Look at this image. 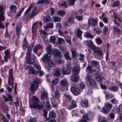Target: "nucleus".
Segmentation results:
<instances>
[{
	"label": "nucleus",
	"mask_w": 122,
	"mask_h": 122,
	"mask_svg": "<svg viewBox=\"0 0 122 122\" xmlns=\"http://www.w3.org/2000/svg\"><path fill=\"white\" fill-rule=\"evenodd\" d=\"M61 70L59 68L56 69L54 73V75L57 77H59L61 75Z\"/></svg>",
	"instance_id": "f3484780"
},
{
	"label": "nucleus",
	"mask_w": 122,
	"mask_h": 122,
	"mask_svg": "<svg viewBox=\"0 0 122 122\" xmlns=\"http://www.w3.org/2000/svg\"><path fill=\"white\" fill-rule=\"evenodd\" d=\"M54 61L52 60H49L48 63L49 66L52 67H54L55 65Z\"/></svg>",
	"instance_id": "c756f323"
},
{
	"label": "nucleus",
	"mask_w": 122,
	"mask_h": 122,
	"mask_svg": "<svg viewBox=\"0 0 122 122\" xmlns=\"http://www.w3.org/2000/svg\"><path fill=\"white\" fill-rule=\"evenodd\" d=\"M4 14L0 15V22L4 21L5 20V17L4 16Z\"/></svg>",
	"instance_id": "e2e57ef3"
},
{
	"label": "nucleus",
	"mask_w": 122,
	"mask_h": 122,
	"mask_svg": "<svg viewBox=\"0 0 122 122\" xmlns=\"http://www.w3.org/2000/svg\"><path fill=\"white\" fill-rule=\"evenodd\" d=\"M112 105L111 104L107 103L105 105V107L108 110H110L111 109L112 107Z\"/></svg>",
	"instance_id": "3c124183"
},
{
	"label": "nucleus",
	"mask_w": 122,
	"mask_h": 122,
	"mask_svg": "<svg viewBox=\"0 0 122 122\" xmlns=\"http://www.w3.org/2000/svg\"><path fill=\"white\" fill-rule=\"evenodd\" d=\"M109 89L111 91L114 92H116L118 90V88L116 86H112L109 88Z\"/></svg>",
	"instance_id": "58836bf2"
},
{
	"label": "nucleus",
	"mask_w": 122,
	"mask_h": 122,
	"mask_svg": "<svg viewBox=\"0 0 122 122\" xmlns=\"http://www.w3.org/2000/svg\"><path fill=\"white\" fill-rule=\"evenodd\" d=\"M38 1L36 3L37 4L40 3H48L50 2V0H38Z\"/></svg>",
	"instance_id": "2f4dec72"
},
{
	"label": "nucleus",
	"mask_w": 122,
	"mask_h": 122,
	"mask_svg": "<svg viewBox=\"0 0 122 122\" xmlns=\"http://www.w3.org/2000/svg\"><path fill=\"white\" fill-rule=\"evenodd\" d=\"M33 8V5H31L26 10L25 12V14H27L30 11V10Z\"/></svg>",
	"instance_id": "6e6d98bb"
},
{
	"label": "nucleus",
	"mask_w": 122,
	"mask_h": 122,
	"mask_svg": "<svg viewBox=\"0 0 122 122\" xmlns=\"http://www.w3.org/2000/svg\"><path fill=\"white\" fill-rule=\"evenodd\" d=\"M96 78L97 81L101 83L104 77L102 76L98 75L96 76Z\"/></svg>",
	"instance_id": "5701e85b"
},
{
	"label": "nucleus",
	"mask_w": 122,
	"mask_h": 122,
	"mask_svg": "<svg viewBox=\"0 0 122 122\" xmlns=\"http://www.w3.org/2000/svg\"><path fill=\"white\" fill-rule=\"evenodd\" d=\"M0 118L3 121H5L6 120L5 117L2 114H0Z\"/></svg>",
	"instance_id": "774afa93"
},
{
	"label": "nucleus",
	"mask_w": 122,
	"mask_h": 122,
	"mask_svg": "<svg viewBox=\"0 0 122 122\" xmlns=\"http://www.w3.org/2000/svg\"><path fill=\"white\" fill-rule=\"evenodd\" d=\"M42 46L39 44H37L34 46L33 47V52L35 53H37V50L42 48Z\"/></svg>",
	"instance_id": "aec40b11"
},
{
	"label": "nucleus",
	"mask_w": 122,
	"mask_h": 122,
	"mask_svg": "<svg viewBox=\"0 0 122 122\" xmlns=\"http://www.w3.org/2000/svg\"><path fill=\"white\" fill-rule=\"evenodd\" d=\"M89 83L90 85H96L95 81L93 79H91V80L89 82Z\"/></svg>",
	"instance_id": "338daca9"
},
{
	"label": "nucleus",
	"mask_w": 122,
	"mask_h": 122,
	"mask_svg": "<svg viewBox=\"0 0 122 122\" xmlns=\"http://www.w3.org/2000/svg\"><path fill=\"white\" fill-rule=\"evenodd\" d=\"M62 71L63 75H68L71 73V71L68 68H64L62 69Z\"/></svg>",
	"instance_id": "ddd939ff"
},
{
	"label": "nucleus",
	"mask_w": 122,
	"mask_h": 122,
	"mask_svg": "<svg viewBox=\"0 0 122 122\" xmlns=\"http://www.w3.org/2000/svg\"><path fill=\"white\" fill-rule=\"evenodd\" d=\"M92 75H86V79L89 82L91 79H92Z\"/></svg>",
	"instance_id": "0e129e2a"
},
{
	"label": "nucleus",
	"mask_w": 122,
	"mask_h": 122,
	"mask_svg": "<svg viewBox=\"0 0 122 122\" xmlns=\"http://www.w3.org/2000/svg\"><path fill=\"white\" fill-rule=\"evenodd\" d=\"M57 14L60 16H63L65 15L66 13L64 11L61 10L58 11Z\"/></svg>",
	"instance_id": "a19ab883"
},
{
	"label": "nucleus",
	"mask_w": 122,
	"mask_h": 122,
	"mask_svg": "<svg viewBox=\"0 0 122 122\" xmlns=\"http://www.w3.org/2000/svg\"><path fill=\"white\" fill-rule=\"evenodd\" d=\"M27 46V42L25 40L24 41L22 45V48L23 50H25Z\"/></svg>",
	"instance_id": "5fc2aeb1"
},
{
	"label": "nucleus",
	"mask_w": 122,
	"mask_h": 122,
	"mask_svg": "<svg viewBox=\"0 0 122 122\" xmlns=\"http://www.w3.org/2000/svg\"><path fill=\"white\" fill-rule=\"evenodd\" d=\"M30 56L25 57L26 61L27 63L29 64L32 65L34 64L35 62V60L32 59L30 58Z\"/></svg>",
	"instance_id": "f8f14e48"
},
{
	"label": "nucleus",
	"mask_w": 122,
	"mask_h": 122,
	"mask_svg": "<svg viewBox=\"0 0 122 122\" xmlns=\"http://www.w3.org/2000/svg\"><path fill=\"white\" fill-rule=\"evenodd\" d=\"M60 94L59 91L57 90H56L54 93V97L56 98H58L60 97Z\"/></svg>",
	"instance_id": "49530a36"
},
{
	"label": "nucleus",
	"mask_w": 122,
	"mask_h": 122,
	"mask_svg": "<svg viewBox=\"0 0 122 122\" xmlns=\"http://www.w3.org/2000/svg\"><path fill=\"white\" fill-rule=\"evenodd\" d=\"M99 121L101 122H107V121L105 117H101L99 119Z\"/></svg>",
	"instance_id": "052dcab7"
},
{
	"label": "nucleus",
	"mask_w": 122,
	"mask_h": 122,
	"mask_svg": "<svg viewBox=\"0 0 122 122\" xmlns=\"http://www.w3.org/2000/svg\"><path fill=\"white\" fill-rule=\"evenodd\" d=\"M68 21L70 23H73L74 21V19L73 17H71H71L68 19Z\"/></svg>",
	"instance_id": "69168bd1"
},
{
	"label": "nucleus",
	"mask_w": 122,
	"mask_h": 122,
	"mask_svg": "<svg viewBox=\"0 0 122 122\" xmlns=\"http://www.w3.org/2000/svg\"><path fill=\"white\" fill-rule=\"evenodd\" d=\"M61 20L60 18L58 16H52L51 21L52 22H59Z\"/></svg>",
	"instance_id": "393cba45"
},
{
	"label": "nucleus",
	"mask_w": 122,
	"mask_h": 122,
	"mask_svg": "<svg viewBox=\"0 0 122 122\" xmlns=\"http://www.w3.org/2000/svg\"><path fill=\"white\" fill-rule=\"evenodd\" d=\"M51 19V17L49 16H47L45 17L43 19L44 22H47L50 21Z\"/></svg>",
	"instance_id": "79ce46f5"
},
{
	"label": "nucleus",
	"mask_w": 122,
	"mask_h": 122,
	"mask_svg": "<svg viewBox=\"0 0 122 122\" xmlns=\"http://www.w3.org/2000/svg\"><path fill=\"white\" fill-rule=\"evenodd\" d=\"M64 56L67 60H71V58L69 56V54L68 52L67 51L64 54Z\"/></svg>",
	"instance_id": "37998d69"
},
{
	"label": "nucleus",
	"mask_w": 122,
	"mask_h": 122,
	"mask_svg": "<svg viewBox=\"0 0 122 122\" xmlns=\"http://www.w3.org/2000/svg\"><path fill=\"white\" fill-rule=\"evenodd\" d=\"M31 99L33 103H35V104H37L40 102L39 99L34 96Z\"/></svg>",
	"instance_id": "a878e982"
},
{
	"label": "nucleus",
	"mask_w": 122,
	"mask_h": 122,
	"mask_svg": "<svg viewBox=\"0 0 122 122\" xmlns=\"http://www.w3.org/2000/svg\"><path fill=\"white\" fill-rule=\"evenodd\" d=\"M46 26L48 28H52L53 26V23L51 22H49L47 24Z\"/></svg>",
	"instance_id": "a18cd8bd"
},
{
	"label": "nucleus",
	"mask_w": 122,
	"mask_h": 122,
	"mask_svg": "<svg viewBox=\"0 0 122 122\" xmlns=\"http://www.w3.org/2000/svg\"><path fill=\"white\" fill-rule=\"evenodd\" d=\"M65 41V40L62 38H58L57 41V43L58 44H63Z\"/></svg>",
	"instance_id": "4c0bfd02"
},
{
	"label": "nucleus",
	"mask_w": 122,
	"mask_h": 122,
	"mask_svg": "<svg viewBox=\"0 0 122 122\" xmlns=\"http://www.w3.org/2000/svg\"><path fill=\"white\" fill-rule=\"evenodd\" d=\"M71 92L75 95H78L80 94L79 88L76 86H73L71 89Z\"/></svg>",
	"instance_id": "423d86ee"
},
{
	"label": "nucleus",
	"mask_w": 122,
	"mask_h": 122,
	"mask_svg": "<svg viewBox=\"0 0 122 122\" xmlns=\"http://www.w3.org/2000/svg\"><path fill=\"white\" fill-rule=\"evenodd\" d=\"M86 71L88 73H92V67L88 66L86 67Z\"/></svg>",
	"instance_id": "603ef678"
},
{
	"label": "nucleus",
	"mask_w": 122,
	"mask_h": 122,
	"mask_svg": "<svg viewBox=\"0 0 122 122\" xmlns=\"http://www.w3.org/2000/svg\"><path fill=\"white\" fill-rule=\"evenodd\" d=\"M113 29L114 32L117 33L118 34H119L121 32V30L118 28L114 26H113Z\"/></svg>",
	"instance_id": "c9c22d12"
},
{
	"label": "nucleus",
	"mask_w": 122,
	"mask_h": 122,
	"mask_svg": "<svg viewBox=\"0 0 122 122\" xmlns=\"http://www.w3.org/2000/svg\"><path fill=\"white\" fill-rule=\"evenodd\" d=\"M83 32L79 28H78L76 31V36L78 38H80V40L82 39L81 35Z\"/></svg>",
	"instance_id": "dca6fc26"
},
{
	"label": "nucleus",
	"mask_w": 122,
	"mask_h": 122,
	"mask_svg": "<svg viewBox=\"0 0 122 122\" xmlns=\"http://www.w3.org/2000/svg\"><path fill=\"white\" fill-rule=\"evenodd\" d=\"M56 38L54 36H52L50 37V41L51 43H55Z\"/></svg>",
	"instance_id": "13d9d810"
},
{
	"label": "nucleus",
	"mask_w": 122,
	"mask_h": 122,
	"mask_svg": "<svg viewBox=\"0 0 122 122\" xmlns=\"http://www.w3.org/2000/svg\"><path fill=\"white\" fill-rule=\"evenodd\" d=\"M33 46H29L27 49V51L26 53V57H28L31 56V52Z\"/></svg>",
	"instance_id": "6ab92c4d"
},
{
	"label": "nucleus",
	"mask_w": 122,
	"mask_h": 122,
	"mask_svg": "<svg viewBox=\"0 0 122 122\" xmlns=\"http://www.w3.org/2000/svg\"><path fill=\"white\" fill-rule=\"evenodd\" d=\"M71 51L73 57V58L77 56V53L73 49L71 50Z\"/></svg>",
	"instance_id": "bf43d9fd"
},
{
	"label": "nucleus",
	"mask_w": 122,
	"mask_h": 122,
	"mask_svg": "<svg viewBox=\"0 0 122 122\" xmlns=\"http://www.w3.org/2000/svg\"><path fill=\"white\" fill-rule=\"evenodd\" d=\"M2 109L5 113H8L9 111V109L8 106L5 105L4 104H2L1 106Z\"/></svg>",
	"instance_id": "4be33fe9"
},
{
	"label": "nucleus",
	"mask_w": 122,
	"mask_h": 122,
	"mask_svg": "<svg viewBox=\"0 0 122 122\" xmlns=\"http://www.w3.org/2000/svg\"><path fill=\"white\" fill-rule=\"evenodd\" d=\"M80 56L79 57V59L80 60L82 61H84V56L83 54H79Z\"/></svg>",
	"instance_id": "680f3d73"
},
{
	"label": "nucleus",
	"mask_w": 122,
	"mask_h": 122,
	"mask_svg": "<svg viewBox=\"0 0 122 122\" xmlns=\"http://www.w3.org/2000/svg\"><path fill=\"white\" fill-rule=\"evenodd\" d=\"M34 66L36 69L38 70L37 71L32 66L30 65L27 66L26 67V69L29 71V74H36L38 72L39 74V76H42L43 75V72L41 70L40 66L37 64H34Z\"/></svg>",
	"instance_id": "f257e3e1"
},
{
	"label": "nucleus",
	"mask_w": 122,
	"mask_h": 122,
	"mask_svg": "<svg viewBox=\"0 0 122 122\" xmlns=\"http://www.w3.org/2000/svg\"><path fill=\"white\" fill-rule=\"evenodd\" d=\"M99 65L98 62L95 60L92 61L91 62V65L92 66H95Z\"/></svg>",
	"instance_id": "f704fd0d"
},
{
	"label": "nucleus",
	"mask_w": 122,
	"mask_h": 122,
	"mask_svg": "<svg viewBox=\"0 0 122 122\" xmlns=\"http://www.w3.org/2000/svg\"><path fill=\"white\" fill-rule=\"evenodd\" d=\"M49 115L48 117L46 118V120L47 121L49 120V119H52L55 118L56 117L55 114L53 112H50Z\"/></svg>",
	"instance_id": "2eb2a0df"
},
{
	"label": "nucleus",
	"mask_w": 122,
	"mask_h": 122,
	"mask_svg": "<svg viewBox=\"0 0 122 122\" xmlns=\"http://www.w3.org/2000/svg\"><path fill=\"white\" fill-rule=\"evenodd\" d=\"M37 25L35 23L32 26V31L33 33H34L36 31L37 29Z\"/></svg>",
	"instance_id": "72a5a7b5"
},
{
	"label": "nucleus",
	"mask_w": 122,
	"mask_h": 122,
	"mask_svg": "<svg viewBox=\"0 0 122 122\" xmlns=\"http://www.w3.org/2000/svg\"><path fill=\"white\" fill-rule=\"evenodd\" d=\"M29 107L31 108H37L38 109L40 110H41L44 108V106L42 104H38V103L35 104L33 103L32 105H29Z\"/></svg>",
	"instance_id": "39448f33"
},
{
	"label": "nucleus",
	"mask_w": 122,
	"mask_h": 122,
	"mask_svg": "<svg viewBox=\"0 0 122 122\" xmlns=\"http://www.w3.org/2000/svg\"><path fill=\"white\" fill-rule=\"evenodd\" d=\"M105 94L106 95V98L107 100L110 99L112 97L113 95L112 93H109L107 94L105 93Z\"/></svg>",
	"instance_id": "7c9ffc66"
},
{
	"label": "nucleus",
	"mask_w": 122,
	"mask_h": 122,
	"mask_svg": "<svg viewBox=\"0 0 122 122\" xmlns=\"http://www.w3.org/2000/svg\"><path fill=\"white\" fill-rule=\"evenodd\" d=\"M5 56L4 57V58L5 62H7L10 56V52L9 50H7L4 51Z\"/></svg>",
	"instance_id": "9b49d317"
},
{
	"label": "nucleus",
	"mask_w": 122,
	"mask_h": 122,
	"mask_svg": "<svg viewBox=\"0 0 122 122\" xmlns=\"http://www.w3.org/2000/svg\"><path fill=\"white\" fill-rule=\"evenodd\" d=\"M87 113L84 114L82 116V117L83 119L86 121H88L89 120V117L88 116Z\"/></svg>",
	"instance_id": "09e8293b"
},
{
	"label": "nucleus",
	"mask_w": 122,
	"mask_h": 122,
	"mask_svg": "<svg viewBox=\"0 0 122 122\" xmlns=\"http://www.w3.org/2000/svg\"><path fill=\"white\" fill-rule=\"evenodd\" d=\"M51 56V54H45L42 57L41 60L43 62L45 63L49 61Z\"/></svg>",
	"instance_id": "1a4fd4ad"
},
{
	"label": "nucleus",
	"mask_w": 122,
	"mask_h": 122,
	"mask_svg": "<svg viewBox=\"0 0 122 122\" xmlns=\"http://www.w3.org/2000/svg\"><path fill=\"white\" fill-rule=\"evenodd\" d=\"M46 107L47 111H49L51 108V106L49 101H47L46 104Z\"/></svg>",
	"instance_id": "de8ad7c7"
},
{
	"label": "nucleus",
	"mask_w": 122,
	"mask_h": 122,
	"mask_svg": "<svg viewBox=\"0 0 122 122\" xmlns=\"http://www.w3.org/2000/svg\"><path fill=\"white\" fill-rule=\"evenodd\" d=\"M41 81L39 79L37 78L35 79L32 83H31L30 88L31 91L33 92L36 90L39 85Z\"/></svg>",
	"instance_id": "f03ea898"
},
{
	"label": "nucleus",
	"mask_w": 122,
	"mask_h": 122,
	"mask_svg": "<svg viewBox=\"0 0 122 122\" xmlns=\"http://www.w3.org/2000/svg\"><path fill=\"white\" fill-rule=\"evenodd\" d=\"M94 30L95 31L96 33L97 34H99L101 33L102 30L100 29L95 28L94 29Z\"/></svg>",
	"instance_id": "864d4df0"
},
{
	"label": "nucleus",
	"mask_w": 122,
	"mask_h": 122,
	"mask_svg": "<svg viewBox=\"0 0 122 122\" xmlns=\"http://www.w3.org/2000/svg\"><path fill=\"white\" fill-rule=\"evenodd\" d=\"M97 20L95 19L91 18L88 20V24L89 26H95L97 25Z\"/></svg>",
	"instance_id": "0eeeda50"
},
{
	"label": "nucleus",
	"mask_w": 122,
	"mask_h": 122,
	"mask_svg": "<svg viewBox=\"0 0 122 122\" xmlns=\"http://www.w3.org/2000/svg\"><path fill=\"white\" fill-rule=\"evenodd\" d=\"M59 82V79L58 78H55L51 81V85L54 86L57 84Z\"/></svg>",
	"instance_id": "e433bc0d"
},
{
	"label": "nucleus",
	"mask_w": 122,
	"mask_h": 122,
	"mask_svg": "<svg viewBox=\"0 0 122 122\" xmlns=\"http://www.w3.org/2000/svg\"><path fill=\"white\" fill-rule=\"evenodd\" d=\"M13 70L12 69L9 70L8 81V83L10 86H12V89L14 88V78L13 76Z\"/></svg>",
	"instance_id": "7ed1b4c3"
},
{
	"label": "nucleus",
	"mask_w": 122,
	"mask_h": 122,
	"mask_svg": "<svg viewBox=\"0 0 122 122\" xmlns=\"http://www.w3.org/2000/svg\"><path fill=\"white\" fill-rule=\"evenodd\" d=\"M120 2L118 0H117L114 2L112 5V7H118L120 5Z\"/></svg>",
	"instance_id": "473e14b6"
},
{
	"label": "nucleus",
	"mask_w": 122,
	"mask_h": 122,
	"mask_svg": "<svg viewBox=\"0 0 122 122\" xmlns=\"http://www.w3.org/2000/svg\"><path fill=\"white\" fill-rule=\"evenodd\" d=\"M47 93L46 91L43 92L41 94V100H43L47 97Z\"/></svg>",
	"instance_id": "bb28decb"
},
{
	"label": "nucleus",
	"mask_w": 122,
	"mask_h": 122,
	"mask_svg": "<svg viewBox=\"0 0 122 122\" xmlns=\"http://www.w3.org/2000/svg\"><path fill=\"white\" fill-rule=\"evenodd\" d=\"M80 71V67L78 66H76L73 69V75H77L79 73Z\"/></svg>",
	"instance_id": "4468645a"
},
{
	"label": "nucleus",
	"mask_w": 122,
	"mask_h": 122,
	"mask_svg": "<svg viewBox=\"0 0 122 122\" xmlns=\"http://www.w3.org/2000/svg\"><path fill=\"white\" fill-rule=\"evenodd\" d=\"M85 44L88 46L90 47L93 43L92 41L89 40H86L85 41Z\"/></svg>",
	"instance_id": "ea45409f"
},
{
	"label": "nucleus",
	"mask_w": 122,
	"mask_h": 122,
	"mask_svg": "<svg viewBox=\"0 0 122 122\" xmlns=\"http://www.w3.org/2000/svg\"><path fill=\"white\" fill-rule=\"evenodd\" d=\"M71 79L72 81L74 82H77L79 80V78L77 75H72L71 76Z\"/></svg>",
	"instance_id": "412c9836"
},
{
	"label": "nucleus",
	"mask_w": 122,
	"mask_h": 122,
	"mask_svg": "<svg viewBox=\"0 0 122 122\" xmlns=\"http://www.w3.org/2000/svg\"><path fill=\"white\" fill-rule=\"evenodd\" d=\"M85 37L87 38H92L93 37V36L92 35L88 32L86 33Z\"/></svg>",
	"instance_id": "4d7b16f0"
},
{
	"label": "nucleus",
	"mask_w": 122,
	"mask_h": 122,
	"mask_svg": "<svg viewBox=\"0 0 122 122\" xmlns=\"http://www.w3.org/2000/svg\"><path fill=\"white\" fill-rule=\"evenodd\" d=\"M53 54L56 56H59L61 55L60 51L56 49H54L53 50Z\"/></svg>",
	"instance_id": "b1692460"
},
{
	"label": "nucleus",
	"mask_w": 122,
	"mask_h": 122,
	"mask_svg": "<svg viewBox=\"0 0 122 122\" xmlns=\"http://www.w3.org/2000/svg\"><path fill=\"white\" fill-rule=\"evenodd\" d=\"M88 104V101L87 99H85L83 100L81 103L82 106L87 107Z\"/></svg>",
	"instance_id": "cd10ccee"
},
{
	"label": "nucleus",
	"mask_w": 122,
	"mask_h": 122,
	"mask_svg": "<svg viewBox=\"0 0 122 122\" xmlns=\"http://www.w3.org/2000/svg\"><path fill=\"white\" fill-rule=\"evenodd\" d=\"M17 9V7L15 5H10V12L8 13V16L10 17L16 13Z\"/></svg>",
	"instance_id": "20e7f679"
},
{
	"label": "nucleus",
	"mask_w": 122,
	"mask_h": 122,
	"mask_svg": "<svg viewBox=\"0 0 122 122\" xmlns=\"http://www.w3.org/2000/svg\"><path fill=\"white\" fill-rule=\"evenodd\" d=\"M6 95L7 97L4 95H2V96L5 102L11 101L12 100L13 97L12 95L9 93H8L6 94Z\"/></svg>",
	"instance_id": "9d476101"
},
{
	"label": "nucleus",
	"mask_w": 122,
	"mask_h": 122,
	"mask_svg": "<svg viewBox=\"0 0 122 122\" xmlns=\"http://www.w3.org/2000/svg\"><path fill=\"white\" fill-rule=\"evenodd\" d=\"M22 27V25L20 23H18L16 25L15 29L16 31V34L17 36L19 37L21 33V29Z\"/></svg>",
	"instance_id": "6e6552de"
},
{
	"label": "nucleus",
	"mask_w": 122,
	"mask_h": 122,
	"mask_svg": "<svg viewBox=\"0 0 122 122\" xmlns=\"http://www.w3.org/2000/svg\"><path fill=\"white\" fill-rule=\"evenodd\" d=\"M77 104L74 101H72L71 104L69 107V110H71L73 108L76 107Z\"/></svg>",
	"instance_id": "c85d7f7f"
},
{
	"label": "nucleus",
	"mask_w": 122,
	"mask_h": 122,
	"mask_svg": "<svg viewBox=\"0 0 122 122\" xmlns=\"http://www.w3.org/2000/svg\"><path fill=\"white\" fill-rule=\"evenodd\" d=\"M113 16L114 18V20H116V19H117L121 23H122V21L121 20V19L120 18L117 17V16L116 13H114L113 14Z\"/></svg>",
	"instance_id": "c03bdc74"
},
{
	"label": "nucleus",
	"mask_w": 122,
	"mask_h": 122,
	"mask_svg": "<svg viewBox=\"0 0 122 122\" xmlns=\"http://www.w3.org/2000/svg\"><path fill=\"white\" fill-rule=\"evenodd\" d=\"M51 46L49 45L46 47V51L47 52V54H50V53L51 51Z\"/></svg>",
	"instance_id": "8fccbe9b"
},
{
	"label": "nucleus",
	"mask_w": 122,
	"mask_h": 122,
	"mask_svg": "<svg viewBox=\"0 0 122 122\" xmlns=\"http://www.w3.org/2000/svg\"><path fill=\"white\" fill-rule=\"evenodd\" d=\"M60 84L62 86H67L68 85L67 80L66 79L62 80L60 81Z\"/></svg>",
	"instance_id": "a211bd4d"
}]
</instances>
